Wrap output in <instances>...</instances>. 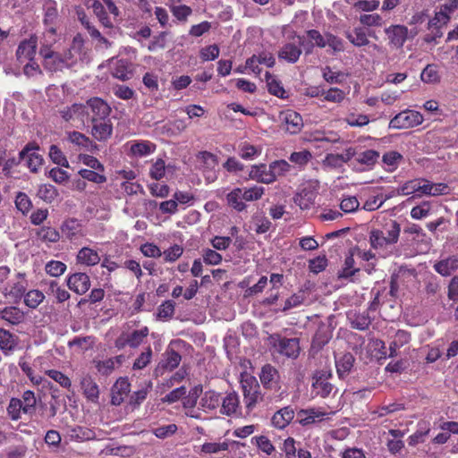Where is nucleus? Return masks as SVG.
Masks as SVG:
<instances>
[{
    "label": "nucleus",
    "mask_w": 458,
    "mask_h": 458,
    "mask_svg": "<svg viewBox=\"0 0 458 458\" xmlns=\"http://www.w3.org/2000/svg\"><path fill=\"white\" fill-rule=\"evenodd\" d=\"M400 233V224L390 219L382 227L371 229L369 236L370 247L380 256L386 258L393 253L394 246L398 242Z\"/></svg>",
    "instance_id": "1"
},
{
    "label": "nucleus",
    "mask_w": 458,
    "mask_h": 458,
    "mask_svg": "<svg viewBox=\"0 0 458 458\" xmlns=\"http://www.w3.org/2000/svg\"><path fill=\"white\" fill-rule=\"evenodd\" d=\"M55 29L53 27L47 30L41 42L39 55L42 57L44 68L51 72L63 71L66 67L62 53L57 52L54 44L55 43Z\"/></svg>",
    "instance_id": "2"
},
{
    "label": "nucleus",
    "mask_w": 458,
    "mask_h": 458,
    "mask_svg": "<svg viewBox=\"0 0 458 458\" xmlns=\"http://www.w3.org/2000/svg\"><path fill=\"white\" fill-rule=\"evenodd\" d=\"M259 378L263 386L271 392L267 396L271 403H278L284 398L286 392L282 389L279 381L280 376L276 368L270 364L264 365L261 369Z\"/></svg>",
    "instance_id": "3"
},
{
    "label": "nucleus",
    "mask_w": 458,
    "mask_h": 458,
    "mask_svg": "<svg viewBox=\"0 0 458 458\" xmlns=\"http://www.w3.org/2000/svg\"><path fill=\"white\" fill-rule=\"evenodd\" d=\"M241 384L245 409L247 413H250L254 410L257 404L263 400L260 386L257 379L250 375L243 377Z\"/></svg>",
    "instance_id": "4"
},
{
    "label": "nucleus",
    "mask_w": 458,
    "mask_h": 458,
    "mask_svg": "<svg viewBox=\"0 0 458 458\" xmlns=\"http://www.w3.org/2000/svg\"><path fill=\"white\" fill-rule=\"evenodd\" d=\"M280 129L289 134H297L303 128V120L297 112L287 109L278 114Z\"/></svg>",
    "instance_id": "5"
},
{
    "label": "nucleus",
    "mask_w": 458,
    "mask_h": 458,
    "mask_svg": "<svg viewBox=\"0 0 458 458\" xmlns=\"http://www.w3.org/2000/svg\"><path fill=\"white\" fill-rule=\"evenodd\" d=\"M38 148L37 144L29 143L19 154L21 162L32 173H37L43 165L44 159Z\"/></svg>",
    "instance_id": "6"
},
{
    "label": "nucleus",
    "mask_w": 458,
    "mask_h": 458,
    "mask_svg": "<svg viewBox=\"0 0 458 458\" xmlns=\"http://www.w3.org/2000/svg\"><path fill=\"white\" fill-rule=\"evenodd\" d=\"M58 113L64 122L70 123L72 125L77 123L84 125L85 120L89 116L87 106L77 103L61 108Z\"/></svg>",
    "instance_id": "7"
},
{
    "label": "nucleus",
    "mask_w": 458,
    "mask_h": 458,
    "mask_svg": "<svg viewBox=\"0 0 458 458\" xmlns=\"http://www.w3.org/2000/svg\"><path fill=\"white\" fill-rule=\"evenodd\" d=\"M422 122L423 116L419 112L405 110L391 119L389 127L394 129H407L420 125Z\"/></svg>",
    "instance_id": "8"
},
{
    "label": "nucleus",
    "mask_w": 458,
    "mask_h": 458,
    "mask_svg": "<svg viewBox=\"0 0 458 458\" xmlns=\"http://www.w3.org/2000/svg\"><path fill=\"white\" fill-rule=\"evenodd\" d=\"M335 413V411L327 412L321 408L315 407L301 409L297 412V420L301 426L306 427L329 420L330 416Z\"/></svg>",
    "instance_id": "9"
},
{
    "label": "nucleus",
    "mask_w": 458,
    "mask_h": 458,
    "mask_svg": "<svg viewBox=\"0 0 458 458\" xmlns=\"http://www.w3.org/2000/svg\"><path fill=\"white\" fill-rule=\"evenodd\" d=\"M274 347L287 358L296 359L300 354V343L298 338L272 337Z\"/></svg>",
    "instance_id": "10"
},
{
    "label": "nucleus",
    "mask_w": 458,
    "mask_h": 458,
    "mask_svg": "<svg viewBox=\"0 0 458 458\" xmlns=\"http://www.w3.org/2000/svg\"><path fill=\"white\" fill-rule=\"evenodd\" d=\"M331 373L324 370L318 371L312 378V392L317 396L322 398L327 397L334 390L335 386L328 381Z\"/></svg>",
    "instance_id": "11"
},
{
    "label": "nucleus",
    "mask_w": 458,
    "mask_h": 458,
    "mask_svg": "<svg viewBox=\"0 0 458 458\" xmlns=\"http://www.w3.org/2000/svg\"><path fill=\"white\" fill-rule=\"evenodd\" d=\"M293 40V42L284 44L278 52L280 59H284L291 64H294L299 60L301 54L300 47L304 45V38L301 36L295 35Z\"/></svg>",
    "instance_id": "12"
},
{
    "label": "nucleus",
    "mask_w": 458,
    "mask_h": 458,
    "mask_svg": "<svg viewBox=\"0 0 458 458\" xmlns=\"http://www.w3.org/2000/svg\"><path fill=\"white\" fill-rule=\"evenodd\" d=\"M38 47V39L31 36L30 38L21 41L16 50L17 60L22 64L27 61H32L36 55Z\"/></svg>",
    "instance_id": "13"
},
{
    "label": "nucleus",
    "mask_w": 458,
    "mask_h": 458,
    "mask_svg": "<svg viewBox=\"0 0 458 458\" xmlns=\"http://www.w3.org/2000/svg\"><path fill=\"white\" fill-rule=\"evenodd\" d=\"M389 45L395 48H402L408 38V28L404 25H391L385 29Z\"/></svg>",
    "instance_id": "14"
},
{
    "label": "nucleus",
    "mask_w": 458,
    "mask_h": 458,
    "mask_svg": "<svg viewBox=\"0 0 458 458\" xmlns=\"http://www.w3.org/2000/svg\"><path fill=\"white\" fill-rule=\"evenodd\" d=\"M420 189L418 197L422 196H441L450 192V188L445 183H434L427 179L420 178Z\"/></svg>",
    "instance_id": "15"
},
{
    "label": "nucleus",
    "mask_w": 458,
    "mask_h": 458,
    "mask_svg": "<svg viewBox=\"0 0 458 458\" xmlns=\"http://www.w3.org/2000/svg\"><path fill=\"white\" fill-rule=\"evenodd\" d=\"M91 135L98 141L107 140L113 133V124L108 118L91 119Z\"/></svg>",
    "instance_id": "16"
},
{
    "label": "nucleus",
    "mask_w": 458,
    "mask_h": 458,
    "mask_svg": "<svg viewBox=\"0 0 458 458\" xmlns=\"http://www.w3.org/2000/svg\"><path fill=\"white\" fill-rule=\"evenodd\" d=\"M67 286L78 294H83L90 287L89 276L86 273H74L68 276Z\"/></svg>",
    "instance_id": "17"
},
{
    "label": "nucleus",
    "mask_w": 458,
    "mask_h": 458,
    "mask_svg": "<svg viewBox=\"0 0 458 458\" xmlns=\"http://www.w3.org/2000/svg\"><path fill=\"white\" fill-rule=\"evenodd\" d=\"M222 396L214 390H208L201 394L199 407L205 412H210L220 407Z\"/></svg>",
    "instance_id": "18"
},
{
    "label": "nucleus",
    "mask_w": 458,
    "mask_h": 458,
    "mask_svg": "<svg viewBox=\"0 0 458 458\" xmlns=\"http://www.w3.org/2000/svg\"><path fill=\"white\" fill-rule=\"evenodd\" d=\"M85 106L93 114L91 119H106L111 113V107L108 104L99 98H89Z\"/></svg>",
    "instance_id": "19"
},
{
    "label": "nucleus",
    "mask_w": 458,
    "mask_h": 458,
    "mask_svg": "<svg viewBox=\"0 0 458 458\" xmlns=\"http://www.w3.org/2000/svg\"><path fill=\"white\" fill-rule=\"evenodd\" d=\"M19 337L10 331L0 327V350L8 356L18 347Z\"/></svg>",
    "instance_id": "20"
},
{
    "label": "nucleus",
    "mask_w": 458,
    "mask_h": 458,
    "mask_svg": "<svg viewBox=\"0 0 458 458\" xmlns=\"http://www.w3.org/2000/svg\"><path fill=\"white\" fill-rule=\"evenodd\" d=\"M433 267L442 276H450L458 270V257L453 255L440 259L434 264Z\"/></svg>",
    "instance_id": "21"
},
{
    "label": "nucleus",
    "mask_w": 458,
    "mask_h": 458,
    "mask_svg": "<svg viewBox=\"0 0 458 458\" xmlns=\"http://www.w3.org/2000/svg\"><path fill=\"white\" fill-rule=\"evenodd\" d=\"M220 413L231 416L235 414L240 409L239 395L235 392H229L222 397L220 403Z\"/></svg>",
    "instance_id": "22"
},
{
    "label": "nucleus",
    "mask_w": 458,
    "mask_h": 458,
    "mask_svg": "<svg viewBox=\"0 0 458 458\" xmlns=\"http://www.w3.org/2000/svg\"><path fill=\"white\" fill-rule=\"evenodd\" d=\"M81 387L83 391V394L89 401L98 403L99 397L98 386L90 375L85 374L81 377Z\"/></svg>",
    "instance_id": "23"
},
{
    "label": "nucleus",
    "mask_w": 458,
    "mask_h": 458,
    "mask_svg": "<svg viewBox=\"0 0 458 458\" xmlns=\"http://www.w3.org/2000/svg\"><path fill=\"white\" fill-rule=\"evenodd\" d=\"M66 137L70 143L77 146L80 149L92 151L97 148V145L88 136L80 131H67Z\"/></svg>",
    "instance_id": "24"
},
{
    "label": "nucleus",
    "mask_w": 458,
    "mask_h": 458,
    "mask_svg": "<svg viewBox=\"0 0 458 458\" xmlns=\"http://www.w3.org/2000/svg\"><path fill=\"white\" fill-rule=\"evenodd\" d=\"M182 357L174 349H167L164 353V359L156 369L157 373L163 374L164 370H173L177 368L181 362Z\"/></svg>",
    "instance_id": "25"
},
{
    "label": "nucleus",
    "mask_w": 458,
    "mask_h": 458,
    "mask_svg": "<svg viewBox=\"0 0 458 458\" xmlns=\"http://www.w3.org/2000/svg\"><path fill=\"white\" fill-rule=\"evenodd\" d=\"M294 418V411L292 407L286 406L277 411L272 417V425L279 429L286 428Z\"/></svg>",
    "instance_id": "26"
},
{
    "label": "nucleus",
    "mask_w": 458,
    "mask_h": 458,
    "mask_svg": "<svg viewBox=\"0 0 458 458\" xmlns=\"http://www.w3.org/2000/svg\"><path fill=\"white\" fill-rule=\"evenodd\" d=\"M130 392V383L125 378H119L112 387V400L114 405H120Z\"/></svg>",
    "instance_id": "27"
},
{
    "label": "nucleus",
    "mask_w": 458,
    "mask_h": 458,
    "mask_svg": "<svg viewBox=\"0 0 458 458\" xmlns=\"http://www.w3.org/2000/svg\"><path fill=\"white\" fill-rule=\"evenodd\" d=\"M354 361L355 358L350 352L344 353L339 357L335 356V367L338 377L341 378L346 377L351 372Z\"/></svg>",
    "instance_id": "28"
},
{
    "label": "nucleus",
    "mask_w": 458,
    "mask_h": 458,
    "mask_svg": "<svg viewBox=\"0 0 458 458\" xmlns=\"http://www.w3.org/2000/svg\"><path fill=\"white\" fill-rule=\"evenodd\" d=\"M0 318L11 325L16 326L23 322L25 314L19 308L10 306L0 310Z\"/></svg>",
    "instance_id": "29"
},
{
    "label": "nucleus",
    "mask_w": 458,
    "mask_h": 458,
    "mask_svg": "<svg viewBox=\"0 0 458 458\" xmlns=\"http://www.w3.org/2000/svg\"><path fill=\"white\" fill-rule=\"evenodd\" d=\"M76 259L78 263L89 267L98 264L100 256L96 250L83 247L78 251Z\"/></svg>",
    "instance_id": "30"
},
{
    "label": "nucleus",
    "mask_w": 458,
    "mask_h": 458,
    "mask_svg": "<svg viewBox=\"0 0 458 458\" xmlns=\"http://www.w3.org/2000/svg\"><path fill=\"white\" fill-rule=\"evenodd\" d=\"M250 177L252 180L262 183H272L274 182L272 174L269 173V166L264 164L251 166Z\"/></svg>",
    "instance_id": "31"
},
{
    "label": "nucleus",
    "mask_w": 458,
    "mask_h": 458,
    "mask_svg": "<svg viewBox=\"0 0 458 458\" xmlns=\"http://www.w3.org/2000/svg\"><path fill=\"white\" fill-rule=\"evenodd\" d=\"M317 197L316 191L310 189H303L294 196V203L301 209H310L315 205Z\"/></svg>",
    "instance_id": "32"
},
{
    "label": "nucleus",
    "mask_w": 458,
    "mask_h": 458,
    "mask_svg": "<svg viewBox=\"0 0 458 458\" xmlns=\"http://www.w3.org/2000/svg\"><path fill=\"white\" fill-rule=\"evenodd\" d=\"M61 231L66 238L72 240L81 234V225L79 220L69 218L63 223Z\"/></svg>",
    "instance_id": "33"
},
{
    "label": "nucleus",
    "mask_w": 458,
    "mask_h": 458,
    "mask_svg": "<svg viewBox=\"0 0 458 458\" xmlns=\"http://www.w3.org/2000/svg\"><path fill=\"white\" fill-rule=\"evenodd\" d=\"M429 431L430 427L428 422L423 421L419 423V428L409 437L408 444L411 446H415L420 443L425 442Z\"/></svg>",
    "instance_id": "34"
},
{
    "label": "nucleus",
    "mask_w": 458,
    "mask_h": 458,
    "mask_svg": "<svg viewBox=\"0 0 458 458\" xmlns=\"http://www.w3.org/2000/svg\"><path fill=\"white\" fill-rule=\"evenodd\" d=\"M389 434L393 438L387 441L386 445L389 452L394 454L404 447V443L401 439L404 436V433L399 429H390Z\"/></svg>",
    "instance_id": "35"
},
{
    "label": "nucleus",
    "mask_w": 458,
    "mask_h": 458,
    "mask_svg": "<svg viewBox=\"0 0 458 458\" xmlns=\"http://www.w3.org/2000/svg\"><path fill=\"white\" fill-rule=\"evenodd\" d=\"M18 276L21 277V280L13 284L10 286L8 292L6 293V295L13 298L14 302H17L21 299L27 288V284L26 281L24 280V275L19 273Z\"/></svg>",
    "instance_id": "36"
},
{
    "label": "nucleus",
    "mask_w": 458,
    "mask_h": 458,
    "mask_svg": "<svg viewBox=\"0 0 458 458\" xmlns=\"http://www.w3.org/2000/svg\"><path fill=\"white\" fill-rule=\"evenodd\" d=\"M38 238L47 243H55L60 240L59 232L49 226H43L37 230Z\"/></svg>",
    "instance_id": "37"
},
{
    "label": "nucleus",
    "mask_w": 458,
    "mask_h": 458,
    "mask_svg": "<svg viewBox=\"0 0 458 458\" xmlns=\"http://www.w3.org/2000/svg\"><path fill=\"white\" fill-rule=\"evenodd\" d=\"M226 200L228 205L237 211H242L246 208L242 193V188H235L229 192L226 196Z\"/></svg>",
    "instance_id": "38"
},
{
    "label": "nucleus",
    "mask_w": 458,
    "mask_h": 458,
    "mask_svg": "<svg viewBox=\"0 0 458 458\" xmlns=\"http://www.w3.org/2000/svg\"><path fill=\"white\" fill-rule=\"evenodd\" d=\"M346 38L356 47L367 46L369 41L362 28H355L352 32H346Z\"/></svg>",
    "instance_id": "39"
},
{
    "label": "nucleus",
    "mask_w": 458,
    "mask_h": 458,
    "mask_svg": "<svg viewBox=\"0 0 458 458\" xmlns=\"http://www.w3.org/2000/svg\"><path fill=\"white\" fill-rule=\"evenodd\" d=\"M229 447L227 441L224 442H206L199 447V454H214L222 451H226Z\"/></svg>",
    "instance_id": "40"
},
{
    "label": "nucleus",
    "mask_w": 458,
    "mask_h": 458,
    "mask_svg": "<svg viewBox=\"0 0 458 458\" xmlns=\"http://www.w3.org/2000/svg\"><path fill=\"white\" fill-rule=\"evenodd\" d=\"M420 184V178L407 181L398 188L397 194L401 196L414 194L415 197H418Z\"/></svg>",
    "instance_id": "41"
},
{
    "label": "nucleus",
    "mask_w": 458,
    "mask_h": 458,
    "mask_svg": "<svg viewBox=\"0 0 458 458\" xmlns=\"http://www.w3.org/2000/svg\"><path fill=\"white\" fill-rule=\"evenodd\" d=\"M37 196L47 203H52L58 196V193L55 186L42 184L38 190Z\"/></svg>",
    "instance_id": "42"
},
{
    "label": "nucleus",
    "mask_w": 458,
    "mask_h": 458,
    "mask_svg": "<svg viewBox=\"0 0 458 458\" xmlns=\"http://www.w3.org/2000/svg\"><path fill=\"white\" fill-rule=\"evenodd\" d=\"M269 173L272 174L274 182L280 176L289 172L291 165L285 160H276L269 165Z\"/></svg>",
    "instance_id": "43"
},
{
    "label": "nucleus",
    "mask_w": 458,
    "mask_h": 458,
    "mask_svg": "<svg viewBox=\"0 0 458 458\" xmlns=\"http://www.w3.org/2000/svg\"><path fill=\"white\" fill-rule=\"evenodd\" d=\"M45 299V295L38 290H31L24 295V303L30 309H36Z\"/></svg>",
    "instance_id": "44"
},
{
    "label": "nucleus",
    "mask_w": 458,
    "mask_h": 458,
    "mask_svg": "<svg viewBox=\"0 0 458 458\" xmlns=\"http://www.w3.org/2000/svg\"><path fill=\"white\" fill-rule=\"evenodd\" d=\"M66 265L59 260H51L45 266V271L47 275L58 277L62 276L66 270Z\"/></svg>",
    "instance_id": "45"
},
{
    "label": "nucleus",
    "mask_w": 458,
    "mask_h": 458,
    "mask_svg": "<svg viewBox=\"0 0 458 458\" xmlns=\"http://www.w3.org/2000/svg\"><path fill=\"white\" fill-rule=\"evenodd\" d=\"M79 174L89 182L95 183H104L106 182V177L103 173L96 171L94 169H81Z\"/></svg>",
    "instance_id": "46"
},
{
    "label": "nucleus",
    "mask_w": 458,
    "mask_h": 458,
    "mask_svg": "<svg viewBox=\"0 0 458 458\" xmlns=\"http://www.w3.org/2000/svg\"><path fill=\"white\" fill-rule=\"evenodd\" d=\"M148 335V328L147 327H142L139 330H134L131 334H127L129 338V346L132 348L138 347L140 344H142L143 340Z\"/></svg>",
    "instance_id": "47"
},
{
    "label": "nucleus",
    "mask_w": 458,
    "mask_h": 458,
    "mask_svg": "<svg viewBox=\"0 0 458 458\" xmlns=\"http://www.w3.org/2000/svg\"><path fill=\"white\" fill-rule=\"evenodd\" d=\"M421 81L425 83H437L440 77L437 69L433 64H428L420 74Z\"/></svg>",
    "instance_id": "48"
},
{
    "label": "nucleus",
    "mask_w": 458,
    "mask_h": 458,
    "mask_svg": "<svg viewBox=\"0 0 458 458\" xmlns=\"http://www.w3.org/2000/svg\"><path fill=\"white\" fill-rule=\"evenodd\" d=\"M23 412L22 401L18 398H12L7 407V413L13 420H18L21 413Z\"/></svg>",
    "instance_id": "49"
},
{
    "label": "nucleus",
    "mask_w": 458,
    "mask_h": 458,
    "mask_svg": "<svg viewBox=\"0 0 458 458\" xmlns=\"http://www.w3.org/2000/svg\"><path fill=\"white\" fill-rule=\"evenodd\" d=\"M113 75L124 81L131 79L132 72L129 69L127 62L121 60L117 62L116 66L114 68Z\"/></svg>",
    "instance_id": "50"
},
{
    "label": "nucleus",
    "mask_w": 458,
    "mask_h": 458,
    "mask_svg": "<svg viewBox=\"0 0 458 458\" xmlns=\"http://www.w3.org/2000/svg\"><path fill=\"white\" fill-rule=\"evenodd\" d=\"M265 77L268 91L276 97L284 98L285 91L280 83L268 72L265 73Z\"/></svg>",
    "instance_id": "51"
},
{
    "label": "nucleus",
    "mask_w": 458,
    "mask_h": 458,
    "mask_svg": "<svg viewBox=\"0 0 458 458\" xmlns=\"http://www.w3.org/2000/svg\"><path fill=\"white\" fill-rule=\"evenodd\" d=\"M46 374L52 378L54 381L58 383L62 387L65 389H70L72 386V382L70 378L64 375L63 372L55 369H49L46 371Z\"/></svg>",
    "instance_id": "52"
},
{
    "label": "nucleus",
    "mask_w": 458,
    "mask_h": 458,
    "mask_svg": "<svg viewBox=\"0 0 458 458\" xmlns=\"http://www.w3.org/2000/svg\"><path fill=\"white\" fill-rule=\"evenodd\" d=\"M379 157V153L373 149H367L357 156V162L361 165H372Z\"/></svg>",
    "instance_id": "53"
},
{
    "label": "nucleus",
    "mask_w": 458,
    "mask_h": 458,
    "mask_svg": "<svg viewBox=\"0 0 458 458\" xmlns=\"http://www.w3.org/2000/svg\"><path fill=\"white\" fill-rule=\"evenodd\" d=\"M261 148L256 146L250 145L247 142L240 145V156L243 159L251 160L255 157L260 155Z\"/></svg>",
    "instance_id": "54"
},
{
    "label": "nucleus",
    "mask_w": 458,
    "mask_h": 458,
    "mask_svg": "<svg viewBox=\"0 0 458 458\" xmlns=\"http://www.w3.org/2000/svg\"><path fill=\"white\" fill-rule=\"evenodd\" d=\"M389 197L382 195L372 196L369 198L363 204L362 209L366 211H374L381 208Z\"/></svg>",
    "instance_id": "55"
},
{
    "label": "nucleus",
    "mask_w": 458,
    "mask_h": 458,
    "mask_svg": "<svg viewBox=\"0 0 458 458\" xmlns=\"http://www.w3.org/2000/svg\"><path fill=\"white\" fill-rule=\"evenodd\" d=\"M243 200L254 201L259 199L264 194V188L260 186H253L250 188H242Z\"/></svg>",
    "instance_id": "56"
},
{
    "label": "nucleus",
    "mask_w": 458,
    "mask_h": 458,
    "mask_svg": "<svg viewBox=\"0 0 458 458\" xmlns=\"http://www.w3.org/2000/svg\"><path fill=\"white\" fill-rule=\"evenodd\" d=\"M78 159L83 165L89 166L91 169L96 171H99L100 173H104L105 167L104 165L93 156L87 154H80L78 156Z\"/></svg>",
    "instance_id": "57"
},
{
    "label": "nucleus",
    "mask_w": 458,
    "mask_h": 458,
    "mask_svg": "<svg viewBox=\"0 0 458 458\" xmlns=\"http://www.w3.org/2000/svg\"><path fill=\"white\" fill-rule=\"evenodd\" d=\"M431 205L428 201H423L420 205L415 206L411 210V216L413 219L420 220L429 215Z\"/></svg>",
    "instance_id": "58"
},
{
    "label": "nucleus",
    "mask_w": 458,
    "mask_h": 458,
    "mask_svg": "<svg viewBox=\"0 0 458 458\" xmlns=\"http://www.w3.org/2000/svg\"><path fill=\"white\" fill-rule=\"evenodd\" d=\"M116 361H118V357L109 358L104 360H94V363L99 373L108 375L114 370Z\"/></svg>",
    "instance_id": "59"
},
{
    "label": "nucleus",
    "mask_w": 458,
    "mask_h": 458,
    "mask_svg": "<svg viewBox=\"0 0 458 458\" xmlns=\"http://www.w3.org/2000/svg\"><path fill=\"white\" fill-rule=\"evenodd\" d=\"M382 159L384 164L388 166V170L394 171L403 159V156L397 151H389L384 154Z\"/></svg>",
    "instance_id": "60"
},
{
    "label": "nucleus",
    "mask_w": 458,
    "mask_h": 458,
    "mask_svg": "<svg viewBox=\"0 0 458 458\" xmlns=\"http://www.w3.org/2000/svg\"><path fill=\"white\" fill-rule=\"evenodd\" d=\"M324 100L333 103H340L344 99V92L338 88H331L327 91H321Z\"/></svg>",
    "instance_id": "61"
},
{
    "label": "nucleus",
    "mask_w": 458,
    "mask_h": 458,
    "mask_svg": "<svg viewBox=\"0 0 458 458\" xmlns=\"http://www.w3.org/2000/svg\"><path fill=\"white\" fill-rule=\"evenodd\" d=\"M49 157L51 160L55 163L56 165H59L64 167H68L69 163L64 153L61 151V149L55 146L51 145L49 148Z\"/></svg>",
    "instance_id": "62"
},
{
    "label": "nucleus",
    "mask_w": 458,
    "mask_h": 458,
    "mask_svg": "<svg viewBox=\"0 0 458 458\" xmlns=\"http://www.w3.org/2000/svg\"><path fill=\"white\" fill-rule=\"evenodd\" d=\"M154 151V147L148 142H136L131 146V152L134 156L143 157Z\"/></svg>",
    "instance_id": "63"
},
{
    "label": "nucleus",
    "mask_w": 458,
    "mask_h": 458,
    "mask_svg": "<svg viewBox=\"0 0 458 458\" xmlns=\"http://www.w3.org/2000/svg\"><path fill=\"white\" fill-rule=\"evenodd\" d=\"M23 413L31 414L35 411L36 397L32 391H25L22 394Z\"/></svg>",
    "instance_id": "64"
}]
</instances>
